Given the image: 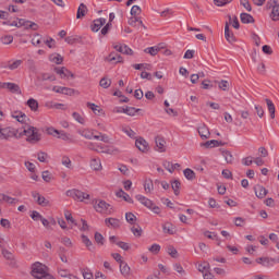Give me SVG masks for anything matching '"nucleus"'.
I'll return each instance as SVG.
<instances>
[{
  "label": "nucleus",
  "instance_id": "obj_1",
  "mask_svg": "<svg viewBox=\"0 0 279 279\" xmlns=\"http://www.w3.org/2000/svg\"><path fill=\"white\" fill-rule=\"evenodd\" d=\"M32 276L35 279H56L51 274H49V268L38 262L32 266Z\"/></svg>",
  "mask_w": 279,
  "mask_h": 279
},
{
  "label": "nucleus",
  "instance_id": "obj_2",
  "mask_svg": "<svg viewBox=\"0 0 279 279\" xmlns=\"http://www.w3.org/2000/svg\"><path fill=\"white\" fill-rule=\"evenodd\" d=\"M24 136H26V142L31 143V145H36V143H40L43 135L39 130L35 126L27 125L23 131Z\"/></svg>",
  "mask_w": 279,
  "mask_h": 279
},
{
  "label": "nucleus",
  "instance_id": "obj_3",
  "mask_svg": "<svg viewBox=\"0 0 279 279\" xmlns=\"http://www.w3.org/2000/svg\"><path fill=\"white\" fill-rule=\"evenodd\" d=\"M94 208L96 213H100L101 215H112V213H114V208L112 207V205L101 199L95 201Z\"/></svg>",
  "mask_w": 279,
  "mask_h": 279
},
{
  "label": "nucleus",
  "instance_id": "obj_4",
  "mask_svg": "<svg viewBox=\"0 0 279 279\" xmlns=\"http://www.w3.org/2000/svg\"><path fill=\"white\" fill-rule=\"evenodd\" d=\"M11 138H19V130L12 126L0 129V141H10Z\"/></svg>",
  "mask_w": 279,
  "mask_h": 279
},
{
  "label": "nucleus",
  "instance_id": "obj_5",
  "mask_svg": "<svg viewBox=\"0 0 279 279\" xmlns=\"http://www.w3.org/2000/svg\"><path fill=\"white\" fill-rule=\"evenodd\" d=\"M136 199L140 201L143 206L148 208V210H151L155 215H160V207H158L151 199L143 196V195H137Z\"/></svg>",
  "mask_w": 279,
  "mask_h": 279
},
{
  "label": "nucleus",
  "instance_id": "obj_6",
  "mask_svg": "<svg viewBox=\"0 0 279 279\" xmlns=\"http://www.w3.org/2000/svg\"><path fill=\"white\" fill-rule=\"evenodd\" d=\"M68 197H72L76 202H84V199H90V195L86 192H82L80 190H69L66 192Z\"/></svg>",
  "mask_w": 279,
  "mask_h": 279
},
{
  "label": "nucleus",
  "instance_id": "obj_7",
  "mask_svg": "<svg viewBox=\"0 0 279 279\" xmlns=\"http://www.w3.org/2000/svg\"><path fill=\"white\" fill-rule=\"evenodd\" d=\"M155 151L165 154L167 151V141L165 137L158 135L155 137Z\"/></svg>",
  "mask_w": 279,
  "mask_h": 279
},
{
  "label": "nucleus",
  "instance_id": "obj_8",
  "mask_svg": "<svg viewBox=\"0 0 279 279\" xmlns=\"http://www.w3.org/2000/svg\"><path fill=\"white\" fill-rule=\"evenodd\" d=\"M32 197L36 199V204H38V206L47 207L51 205V203L38 192H32Z\"/></svg>",
  "mask_w": 279,
  "mask_h": 279
},
{
  "label": "nucleus",
  "instance_id": "obj_9",
  "mask_svg": "<svg viewBox=\"0 0 279 279\" xmlns=\"http://www.w3.org/2000/svg\"><path fill=\"white\" fill-rule=\"evenodd\" d=\"M4 90H9V93H12L13 95H23L21 86H19L16 83L8 82L4 86Z\"/></svg>",
  "mask_w": 279,
  "mask_h": 279
},
{
  "label": "nucleus",
  "instance_id": "obj_10",
  "mask_svg": "<svg viewBox=\"0 0 279 279\" xmlns=\"http://www.w3.org/2000/svg\"><path fill=\"white\" fill-rule=\"evenodd\" d=\"M254 193H255L256 197H258V199H265V197H267V193H269V191H267V189H265V186L257 184L254 186Z\"/></svg>",
  "mask_w": 279,
  "mask_h": 279
},
{
  "label": "nucleus",
  "instance_id": "obj_11",
  "mask_svg": "<svg viewBox=\"0 0 279 279\" xmlns=\"http://www.w3.org/2000/svg\"><path fill=\"white\" fill-rule=\"evenodd\" d=\"M135 147H137V149L143 153L149 151V144L143 137H140L135 141Z\"/></svg>",
  "mask_w": 279,
  "mask_h": 279
},
{
  "label": "nucleus",
  "instance_id": "obj_12",
  "mask_svg": "<svg viewBox=\"0 0 279 279\" xmlns=\"http://www.w3.org/2000/svg\"><path fill=\"white\" fill-rule=\"evenodd\" d=\"M113 48L116 51H119V53H123L124 56H134V50L128 47V45H116Z\"/></svg>",
  "mask_w": 279,
  "mask_h": 279
},
{
  "label": "nucleus",
  "instance_id": "obj_13",
  "mask_svg": "<svg viewBox=\"0 0 279 279\" xmlns=\"http://www.w3.org/2000/svg\"><path fill=\"white\" fill-rule=\"evenodd\" d=\"M119 269L123 278H130L132 276V268H130V265H128V263L121 262Z\"/></svg>",
  "mask_w": 279,
  "mask_h": 279
},
{
  "label": "nucleus",
  "instance_id": "obj_14",
  "mask_svg": "<svg viewBox=\"0 0 279 279\" xmlns=\"http://www.w3.org/2000/svg\"><path fill=\"white\" fill-rule=\"evenodd\" d=\"M107 228H113V230H119L121 228V220L117 218H107L105 219Z\"/></svg>",
  "mask_w": 279,
  "mask_h": 279
},
{
  "label": "nucleus",
  "instance_id": "obj_15",
  "mask_svg": "<svg viewBox=\"0 0 279 279\" xmlns=\"http://www.w3.org/2000/svg\"><path fill=\"white\" fill-rule=\"evenodd\" d=\"M198 134L201 136V138H203V141H206L207 138H210V130L208 129V126L206 124H201L198 126Z\"/></svg>",
  "mask_w": 279,
  "mask_h": 279
},
{
  "label": "nucleus",
  "instance_id": "obj_16",
  "mask_svg": "<svg viewBox=\"0 0 279 279\" xmlns=\"http://www.w3.org/2000/svg\"><path fill=\"white\" fill-rule=\"evenodd\" d=\"M107 62H111L113 64H120L123 63V57L121 54H117L116 52H111L107 58Z\"/></svg>",
  "mask_w": 279,
  "mask_h": 279
},
{
  "label": "nucleus",
  "instance_id": "obj_17",
  "mask_svg": "<svg viewBox=\"0 0 279 279\" xmlns=\"http://www.w3.org/2000/svg\"><path fill=\"white\" fill-rule=\"evenodd\" d=\"M223 143L217 141V140H210L205 143L201 144V147H205V149H213V147H221Z\"/></svg>",
  "mask_w": 279,
  "mask_h": 279
},
{
  "label": "nucleus",
  "instance_id": "obj_18",
  "mask_svg": "<svg viewBox=\"0 0 279 279\" xmlns=\"http://www.w3.org/2000/svg\"><path fill=\"white\" fill-rule=\"evenodd\" d=\"M225 38L228 43H236V37H234V33L230 32V25L228 23L225 26Z\"/></svg>",
  "mask_w": 279,
  "mask_h": 279
},
{
  "label": "nucleus",
  "instance_id": "obj_19",
  "mask_svg": "<svg viewBox=\"0 0 279 279\" xmlns=\"http://www.w3.org/2000/svg\"><path fill=\"white\" fill-rule=\"evenodd\" d=\"M106 23V19L100 17L97 20H94L92 25V32H99L101 27H104V24Z\"/></svg>",
  "mask_w": 279,
  "mask_h": 279
},
{
  "label": "nucleus",
  "instance_id": "obj_20",
  "mask_svg": "<svg viewBox=\"0 0 279 279\" xmlns=\"http://www.w3.org/2000/svg\"><path fill=\"white\" fill-rule=\"evenodd\" d=\"M86 106L87 108H90L94 114H96L97 117H99V114H106V112H104V109H101V107H99L95 102H86Z\"/></svg>",
  "mask_w": 279,
  "mask_h": 279
},
{
  "label": "nucleus",
  "instance_id": "obj_21",
  "mask_svg": "<svg viewBox=\"0 0 279 279\" xmlns=\"http://www.w3.org/2000/svg\"><path fill=\"white\" fill-rule=\"evenodd\" d=\"M265 101L270 114V119H276V105H274V101H271L269 98H266Z\"/></svg>",
  "mask_w": 279,
  "mask_h": 279
},
{
  "label": "nucleus",
  "instance_id": "obj_22",
  "mask_svg": "<svg viewBox=\"0 0 279 279\" xmlns=\"http://www.w3.org/2000/svg\"><path fill=\"white\" fill-rule=\"evenodd\" d=\"M220 151L227 165H232L234 162V156H232V153L230 150L220 149Z\"/></svg>",
  "mask_w": 279,
  "mask_h": 279
},
{
  "label": "nucleus",
  "instance_id": "obj_23",
  "mask_svg": "<svg viewBox=\"0 0 279 279\" xmlns=\"http://www.w3.org/2000/svg\"><path fill=\"white\" fill-rule=\"evenodd\" d=\"M56 73L58 75H60L61 78H64V77H75V75L71 71H69L66 68L57 69Z\"/></svg>",
  "mask_w": 279,
  "mask_h": 279
},
{
  "label": "nucleus",
  "instance_id": "obj_24",
  "mask_svg": "<svg viewBox=\"0 0 279 279\" xmlns=\"http://www.w3.org/2000/svg\"><path fill=\"white\" fill-rule=\"evenodd\" d=\"M97 148H98L97 150L98 154H109V155L114 154V149H112V147L106 146L104 144H98Z\"/></svg>",
  "mask_w": 279,
  "mask_h": 279
},
{
  "label": "nucleus",
  "instance_id": "obj_25",
  "mask_svg": "<svg viewBox=\"0 0 279 279\" xmlns=\"http://www.w3.org/2000/svg\"><path fill=\"white\" fill-rule=\"evenodd\" d=\"M90 169H93V171H101V169H104V167L101 166V159L93 158L90 160Z\"/></svg>",
  "mask_w": 279,
  "mask_h": 279
},
{
  "label": "nucleus",
  "instance_id": "obj_26",
  "mask_svg": "<svg viewBox=\"0 0 279 279\" xmlns=\"http://www.w3.org/2000/svg\"><path fill=\"white\" fill-rule=\"evenodd\" d=\"M12 118L16 119L19 123H25L27 121V116L23 111H14Z\"/></svg>",
  "mask_w": 279,
  "mask_h": 279
},
{
  "label": "nucleus",
  "instance_id": "obj_27",
  "mask_svg": "<svg viewBox=\"0 0 279 279\" xmlns=\"http://www.w3.org/2000/svg\"><path fill=\"white\" fill-rule=\"evenodd\" d=\"M86 14H88V7H86L84 3H81L77 9L76 19H84Z\"/></svg>",
  "mask_w": 279,
  "mask_h": 279
},
{
  "label": "nucleus",
  "instance_id": "obj_28",
  "mask_svg": "<svg viewBox=\"0 0 279 279\" xmlns=\"http://www.w3.org/2000/svg\"><path fill=\"white\" fill-rule=\"evenodd\" d=\"M116 195L117 197L124 199V202H128L129 204H134V199H132V197H130V195L125 193L123 190L118 191Z\"/></svg>",
  "mask_w": 279,
  "mask_h": 279
},
{
  "label": "nucleus",
  "instance_id": "obj_29",
  "mask_svg": "<svg viewBox=\"0 0 279 279\" xmlns=\"http://www.w3.org/2000/svg\"><path fill=\"white\" fill-rule=\"evenodd\" d=\"M162 230H163L165 234H175V226H173L170 222H166L162 226Z\"/></svg>",
  "mask_w": 279,
  "mask_h": 279
},
{
  "label": "nucleus",
  "instance_id": "obj_30",
  "mask_svg": "<svg viewBox=\"0 0 279 279\" xmlns=\"http://www.w3.org/2000/svg\"><path fill=\"white\" fill-rule=\"evenodd\" d=\"M46 106L52 110H66V105L60 102H48Z\"/></svg>",
  "mask_w": 279,
  "mask_h": 279
},
{
  "label": "nucleus",
  "instance_id": "obj_31",
  "mask_svg": "<svg viewBox=\"0 0 279 279\" xmlns=\"http://www.w3.org/2000/svg\"><path fill=\"white\" fill-rule=\"evenodd\" d=\"M240 19H241V23H244V24L254 23V16H252L250 13H241Z\"/></svg>",
  "mask_w": 279,
  "mask_h": 279
},
{
  "label": "nucleus",
  "instance_id": "obj_32",
  "mask_svg": "<svg viewBox=\"0 0 279 279\" xmlns=\"http://www.w3.org/2000/svg\"><path fill=\"white\" fill-rule=\"evenodd\" d=\"M26 106H28V108H31V110L33 112H38V100L34 99V98H29L26 101Z\"/></svg>",
  "mask_w": 279,
  "mask_h": 279
},
{
  "label": "nucleus",
  "instance_id": "obj_33",
  "mask_svg": "<svg viewBox=\"0 0 279 279\" xmlns=\"http://www.w3.org/2000/svg\"><path fill=\"white\" fill-rule=\"evenodd\" d=\"M144 191H145V193H153V191H154V181L151 179H146L144 181Z\"/></svg>",
  "mask_w": 279,
  "mask_h": 279
},
{
  "label": "nucleus",
  "instance_id": "obj_34",
  "mask_svg": "<svg viewBox=\"0 0 279 279\" xmlns=\"http://www.w3.org/2000/svg\"><path fill=\"white\" fill-rule=\"evenodd\" d=\"M57 138H61V141H66L68 143H73V138L71 137V134L64 131H59Z\"/></svg>",
  "mask_w": 279,
  "mask_h": 279
},
{
  "label": "nucleus",
  "instance_id": "obj_35",
  "mask_svg": "<svg viewBox=\"0 0 279 279\" xmlns=\"http://www.w3.org/2000/svg\"><path fill=\"white\" fill-rule=\"evenodd\" d=\"M37 160L39 162H44V163L49 162V154H47V153H45L43 150L38 151L37 153Z\"/></svg>",
  "mask_w": 279,
  "mask_h": 279
},
{
  "label": "nucleus",
  "instance_id": "obj_36",
  "mask_svg": "<svg viewBox=\"0 0 279 279\" xmlns=\"http://www.w3.org/2000/svg\"><path fill=\"white\" fill-rule=\"evenodd\" d=\"M50 62H53L54 64H62V62H64V58H62L60 53H54L50 56Z\"/></svg>",
  "mask_w": 279,
  "mask_h": 279
},
{
  "label": "nucleus",
  "instance_id": "obj_37",
  "mask_svg": "<svg viewBox=\"0 0 279 279\" xmlns=\"http://www.w3.org/2000/svg\"><path fill=\"white\" fill-rule=\"evenodd\" d=\"M256 263H258V265H263L264 267H269L272 262L269 257H259L256 259Z\"/></svg>",
  "mask_w": 279,
  "mask_h": 279
},
{
  "label": "nucleus",
  "instance_id": "obj_38",
  "mask_svg": "<svg viewBox=\"0 0 279 279\" xmlns=\"http://www.w3.org/2000/svg\"><path fill=\"white\" fill-rule=\"evenodd\" d=\"M125 220L131 226H136V216L133 213H126L125 214Z\"/></svg>",
  "mask_w": 279,
  "mask_h": 279
},
{
  "label": "nucleus",
  "instance_id": "obj_39",
  "mask_svg": "<svg viewBox=\"0 0 279 279\" xmlns=\"http://www.w3.org/2000/svg\"><path fill=\"white\" fill-rule=\"evenodd\" d=\"M41 178L44 180V182H51L53 180V174L51 172H49V170L43 171L41 172Z\"/></svg>",
  "mask_w": 279,
  "mask_h": 279
},
{
  "label": "nucleus",
  "instance_id": "obj_40",
  "mask_svg": "<svg viewBox=\"0 0 279 279\" xmlns=\"http://www.w3.org/2000/svg\"><path fill=\"white\" fill-rule=\"evenodd\" d=\"M2 45H12L14 43V37L12 35H4L0 38Z\"/></svg>",
  "mask_w": 279,
  "mask_h": 279
},
{
  "label": "nucleus",
  "instance_id": "obj_41",
  "mask_svg": "<svg viewBox=\"0 0 279 279\" xmlns=\"http://www.w3.org/2000/svg\"><path fill=\"white\" fill-rule=\"evenodd\" d=\"M140 111H141V109H136L134 107H125L124 108V114H128L129 117H134Z\"/></svg>",
  "mask_w": 279,
  "mask_h": 279
},
{
  "label": "nucleus",
  "instance_id": "obj_42",
  "mask_svg": "<svg viewBox=\"0 0 279 279\" xmlns=\"http://www.w3.org/2000/svg\"><path fill=\"white\" fill-rule=\"evenodd\" d=\"M21 64H23V60H15L12 63H9L7 69H9L10 71H16V69H19Z\"/></svg>",
  "mask_w": 279,
  "mask_h": 279
},
{
  "label": "nucleus",
  "instance_id": "obj_43",
  "mask_svg": "<svg viewBox=\"0 0 279 279\" xmlns=\"http://www.w3.org/2000/svg\"><path fill=\"white\" fill-rule=\"evenodd\" d=\"M82 241L84 245L87 247V250L89 251L95 250V246H93V242L90 241V239H88V236L82 235Z\"/></svg>",
  "mask_w": 279,
  "mask_h": 279
},
{
  "label": "nucleus",
  "instance_id": "obj_44",
  "mask_svg": "<svg viewBox=\"0 0 279 279\" xmlns=\"http://www.w3.org/2000/svg\"><path fill=\"white\" fill-rule=\"evenodd\" d=\"M72 117L81 125H84V123H86V119L82 114H80V112H73Z\"/></svg>",
  "mask_w": 279,
  "mask_h": 279
},
{
  "label": "nucleus",
  "instance_id": "obj_45",
  "mask_svg": "<svg viewBox=\"0 0 279 279\" xmlns=\"http://www.w3.org/2000/svg\"><path fill=\"white\" fill-rule=\"evenodd\" d=\"M112 84V81L108 77H102L99 82V86H101V88H110Z\"/></svg>",
  "mask_w": 279,
  "mask_h": 279
},
{
  "label": "nucleus",
  "instance_id": "obj_46",
  "mask_svg": "<svg viewBox=\"0 0 279 279\" xmlns=\"http://www.w3.org/2000/svg\"><path fill=\"white\" fill-rule=\"evenodd\" d=\"M183 174H184V177L186 178V180H195V171H193V170L190 169V168H186V169L183 171Z\"/></svg>",
  "mask_w": 279,
  "mask_h": 279
},
{
  "label": "nucleus",
  "instance_id": "obj_47",
  "mask_svg": "<svg viewBox=\"0 0 279 279\" xmlns=\"http://www.w3.org/2000/svg\"><path fill=\"white\" fill-rule=\"evenodd\" d=\"M270 19L272 21H279V4L274 7L271 13H270Z\"/></svg>",
  "mask_w": 279,
  "mask_h": 279
},
{
  "label": "nucleus",
  "instance_id": "obj_48",
  "mask_svg": "<svg viewBox=\"0 0 279 279\" xmlns=\"http://www.w3.org/2000/svg\"><path fill=\"white\" fill-rule=\"evenodd\" d=\"M198 271H201V274H205L206 271H210V264L204 262L202 264L198 265Z\"/></svg>",
  "mask_w": 279,
  "mask_h": 279
},
{
  "label": "nucleus",
  "instance_id": "obj_49",
  "mask_svg": "<svg viewBox=\"0 0 279 279\" xmlns=\"http://www.w3.org/2000/svg\"><path fill=\"white\" fill-rule=\"evenodd\" d=\"M173 269L174 271H177V274H180L181 276H186V270H184V267H182L181 264H174Z\"/></svg>",
  "mask_w": 279,
  "mask_h": 279
},
{
  "label": "nucleus",
  "instance_id": "obj_50",
  "mask_svg": "<svg viewBox=\"0 0 279 279\" xmlns=\"http://www.w3.org/2000/svg\"><path fill=\"white\" fill-rule=\"evenodd\" d=\"M171 186H172V191L174 192V195H180V186H181L180 181L174 180V181L171 183Z\"/></svg>",
  "mask_w": 279,
  "mask_h": 279
},
{
  "label": "nucleus",
  "instance_id": "obj_51",
  "mask_svg": "<svg viewBox=\"0 0 279 279\" xmlns=\"http://www.w3.org/2000/svg\"><path fill=\"white\" fill-rule=\"evenodd\" d=\"M229 21L234 29H239V27H241V25L239 24V17H236V15H234L233 17L229 15Z\"/></svg>",
  "mask_w": 279,
  "mask_h": 279
},
{
  "label": "nucleus",
  "instance_id": "obj_52",
  "mask_svg": "<svg viewBox=\"0 0 279 279\" xmlns=\"http://www.w3.org/2000/svg\"><path fill=\"white\" fill-rule=\"evenodd\" d=\"M41 82H56V75L53 74H41Z\"/></svg>",
  "mask_w": 279,
  "mask_h": 279
},
{
  "label": "nucleus",
  "instance_id": "obj_53",
  "mask_svg": "<svg viewBox=\"0 0 279 279\" xmlns=\"http://www.w3.org/2000/svg\"><path fill=\"white\" fill-rule=\"evenodd\" d=\"M40 43H43V36H40L39 34L34 35L32 39V45H34V47H38Z\"/></svg>",
  "mask_w": 279,
  "mask_h": 279
},
{
  "label": "nucleus",
  "instance_id": "obj_54",
  "mask_svg": "<svg viewBox=\"0 0 279 279\" xmlns=\"http://www.w3.org/2000/svg\"><path fill=\"white\" fill-rule=\"evenodd\" d=\"M167 252H168V254H169V256H171V258H178V250H175V247H173V246H168V248H167Z\"/></svg>",
  "mask_w": 279,
  "mask_h": 279
},
{
  "label": "nucleus",
  "instance_id": "obj_55",
  "mask_svg": "<svg viewBox=\"0 0 279 279\" xmlns=\"http://www.w3.org/2000/svg\"><path fill=\"white\" fill-rule=\"evenodd\" d=\"M24 166L26 167L27 171H29L31 173L36 172V165H34L32 161H25Z\"/></svg>",
  "mask_w": 279,
  "mask_h": 279
},
{
  "label": "nucleus",
  "instance_id": "obj_56",
  "mask_svg": "<svg viewBox=\"0 0 279 279\" xmlns=\"http://www.w3.org/2000/svg\"><path fill=\"white\" fill-rule=\"evenodd\" d=\"M81 136H83L84 138H87V140H92L93 138V132H90L89 130H83V131H80L78 132Z\"/></svg>",
  "mask_w": 279,
  "mask_h": 279
},
{
  "label": "nucleus",
  "instance_id": "obj_57",
  "mask_svg": "<svg viewBox=\"0 0 279 279\" xmlns=\"http://www.w3.org/2000/svg\"><path fill=\"white\" fill-rule=\"evenodd\" d=\"M218 88H220V90H225V92L229 90L230 84L228 83V81L222 80L221 82H219Z\"/></svg>",
  "mask_w": 279,
  "mask_h": 279
},
{
  "label": "nucleus",
  "instance_id": "obj_58",
  "mask_svg": "<svg viewBox=\"0 0 279 279\" xmlns=\"http://www.w3.org/2000/svg\"><path fill=\"white\" fill-rule=\"evenodd\" d=\"M215 5L217 8H223V5H228V3H232V0H214Z\"/></svg>",
  "mask_w": 279,
  "mask_h": 279
},
{
  "label": "nucleus",
  "instance_id": "obj_59",
  "mask_svg": "<svg viewBox=\"0 0 279 279\" xmlns=\"http://www.w3.org/2000/svg\"><path fill=\"white\" fill-rule=\"evenodd\" d=\"M31 218L33 219V221H41L43 220V215H40V213L34 210L31 214Z\"/></svg>",
  "mask_w": 279,
  "mask_h": 279
},
{
  "label": "nucleus",
  "instance_id": "obj_60",
  "mask_svg": "<svg viewBox=\"0 0 279 279\" xmlns=\"http://www.w3.org/2000/svg\"><path fill=\"white\" fill-rule=\"evenodd\" d=\"M61 163L63 165V167H66V169H71L72 167L71 158H69L68 156L62 157Z\"/></svg>",
  "mask_w": 279,
  "mask_h": 279
},
{
  "label": "nucleus",
  "instance_id": "obj_61",
  "mask_svg": "<svg viewBox=\"0 0 279 279\" xmlns=\"http://www.w3.org/2000/svg\"><path fill=\"white\" fill-rule=\"evenodd\" d=\"M145 52L149 53V56H158L159 50L156 46H154V47L146 48Z\"/></svg>",
  "mask_w": 279,
  "mask_h": 279
},
{
  "label": "nucleus",
  "instance_id": "obj_62",
  "mask_svg": "<svg viewBox=\"0 0 279 279\" xmlns=\"http://www.w3.org/2000/svg\"><path fill=\"white\" fill-rule=\"evenodd\" d=\"M143 10L141 9V7L133 5L131 9V16H138V14H141Z\"/></svg>",
  "mask_w": 279,
  "mask_h": 279
},
{
  "label": "nucleus",
  "instance_id": "obj_63",
  "mask_svg": "<svg viewBox=\"0 0 279 279\" xmlns=\"http://www.w3.org/2000/svg\"><path fill=\"white\" fill-rule=\"evenodd\" d=\"M95 241L98 245H104V235L99 232L95 233Z\"/></svg>",
  "mask_w": 279,
  "mask_h": 279
},
{
  "label": "nucleus",
  "instance_id": "obj_64",
  "mask_svg": "<svg viewBox=\"0 0 279 279\" xmlns=\"http://www.w3.org/2000/svg\"><path fill=\"white\" fill-rule=\"evenodd\" d=\"M82 275H83V278H84V279H94L93 272H90L89 269H84V270L82 271Z\"/></svg>",
  "mask_w": 279,
  "mask_h": 279
}]
</instances>
